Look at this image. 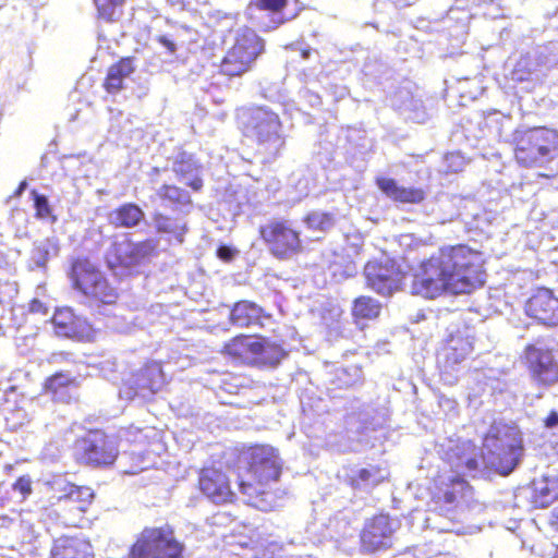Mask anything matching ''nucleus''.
Wrapping results in <instances>:
<instances>
[{"label": "nucleus", "instance_id": "obj_30", "mask_svg": "<svg viewBox=\"0 0 558 558\" xmlns=\"http://www.w3.org/2000/svg\"><path fill=\"white\" fill-rule=\"evenodd\" d=\"M45 391L54 401L69 403L75 393V378L68 372L56 373L46 380Z\"/></svg>", "mask_w": 558, "mask_h": 558}, {"label": "nucleus", "instance_id": "obj_7", "mask_svg": "<svg viewBox=\"0 0 558 558\" xmlns=\"http://www.w3.org/2000/svg\"><path fill=\"white\" fill-rule=\"evenodd\" d=\"M53 505L57 506L58 515L66 525L78 526L93 505L94 490L84 485H76L65 480H56L48 483Z\"/></svg>", "mask_w": 558, "mask_h": 558}, {"label": "nucleus", "instance_id": "obj_20", "mask_svg": "<svg viewBox=\"0 0 558 558\" xmlns=\"http://www.w3.org/2000/svg\"><path fill=\"white\" fill-rule=\"evenodd\" d=\"M524 356L533 377L541 384L558 381V364L543 340L526 345Z\"/></svg>", "mask_w": 558, "mask_h": 558}, {"label": "nucleus", "instance_id": "obj_1", "mask_svg": "<svg viewBox=\"0 0 558 558\" xmlns=\"http://www.w3.org/2000/svg\"><path fill=\"white\" fill-rule=\"evenodd\" d=\"M483 259L466 245L444 246L421 264L413 276L411 292L435 299L444 292L471 293L485 283Z\"/></svg>", "mask_w": 558, "mask_h": 558}, {"label": "nucleus", "instance_id": "obj_55", "mask_svg": "<svg viewBox=\"0 0 558 558\" xmlns=\"http://www.w3.org/2000/svg\"><path fill=\"white\" fill-rule=\"evenodd\" d=\"M301 405H302L303 414H304L305 416H308V417H310V416H312V415H319V413H316V412H315V413H312L311 411H307V410H306V403L304 402V400H301Z\"/></svg>", "mask_w": 558, "mask_h": 558}, {"label": "nucleus", "instance_id": "obj_28", "mask_svg": "<svg viewBox=\"0 0 558 558\" xmlns=\"http://www.w3.org/2000/svg\"><path fill=\"white\" fill-rule=\"evenodd\" d=\"M108 221L114 228L135 229L146 222V215L137 204L124 203L108 214Z\"/></svg>", "mask_w": 558, "mask_h": 558}, {"label": "nucleus", "instance_id": "obj_24", "mask_svg": "<svg viewBox=\"0 0 558 558\" xmlns=\"http://www.w3.org/2000/svg\"><path fill=\"white\" fill-rule=\"evenodd\" d=\"M525 313L545 326H557L558 298L550 289L541 288L525 303Z\"/></svg>", "mask_w": 558, "mask_h": 558}, {"label": "nucleus", "instance_id": "obj_6", "mask_svg": "<svg viewBox=\"0 0 558 558\" xmlns=\"http://www.w3.org/2000/svg\"><path fill=\"white\" fill-rule=\"evenodd\" d=\"M185 546L169 524L145 526L129 548V558H184Z\"/></svg>", "mask_w": 558, "mask_h": 558}, {"label": "nucleus", "instance_id": "obj_60", "mask_svg": "<svg viewBox=\"0 0 558 558\" xmlns=\"http://www.w3.org/2000/svg\"><path fill=\"white\" fill-rule=\"evenodd\" d=\"M550 558H558V545L556 546L554 555Z\"/></svg>", "mask_w": 558, "mask_h": 558}, {"label": "nucleus", "instance_id": "obj_23", "mask_svg": "<svg viewBox=\"0 0 558 558\" xmlns=\"http://www.w3.org/2000/svg\"><path fill=\"white\" fill-rule=\"evenodd\" d=\"M168 169L175 173L179 181L194 191H199L203 187L202 166L192 153L182 148L174 149L172 155L167 158L163 170Z\"/></svg>", "mask_w": 558, "mask_h": 558}, {"label": "nucleus", "instance_id": "obj_22", "mask_svg": "<svg viewBox=\"0 0 558 558\" xmlns=\"http://www.w3.org/2000/svg\"><path fill=\"white\" fill-rule=\"evenodd\" d=\"M395 531L388 514L378 513L368 519L361 531V547L367 553L386 549L391 546Z\"/></svg>", "mask_w": 558, "mask_h": 558}, {"label": "nucleus", "instance_id": "obj_36", "mask_svg": "<svg viewBox=\"0 0 558 558\" xmlns=\"http://www.w3.org/2000/svg\"><path fill=\"white\" fill-rule=\"evenodd\" d=\"M66 329H61V336L64 338L76 339L80 341H90L94 338V328L84 317L74 315L69 322Z\"/></svg>", "mask_w": 558, "mask_h": 558}, {"label": "nucleus", "instance_id": "obj_26", "mask_svg": "<svg viewBox=\"0 0 558 558\" xmlns=\"http://www.w3.org/2000/svg\"><path fill=\"white\" fill-rule=\"evenodd\" d=\"M391 105L405 120L425 123L429 118L423 101L415 98L407 87H401L393 94Z\"/></svg>", "mask_w": 558, "mask_h": 558}, {"label": "nucleus", "instance_id": "obj_54", "mask_svg": "<svg viewBox=\"0 0 558 558\" xmlns=\"http://www.w3.org/2000/svg\"><path fill=\"white\" fill-rule=\"evenodd\" d=\"M299 185H300V193L303 194V195H307L308 194V183H307V180H305L304 182H302L300 180L299 181Z\"/></svg>", "mask_w": 558, "mask_h": 558}, {"label": "nucleus", "instance_id": "obj_32", "mask_svg": "<svg viewBox=\"0 0 558 558\" xmlns=\"http://www.w3.org/2000/svg\"><path fill=\"white\" fill-rule=\"evenodd\" d=\"M135 59L132 57L122 58L118 63L108 70L104 87L110 94H116L124 87V81L135 71Z\"/></svg>", "mask_w": 558, "mask_h": 558}, {"label": "nucleus", "instance_id": "obj_61", "mask_svg": "<svg viewBox=\"0 0 558 558\" xmlns=\"http://www.w3.org/2000/svg\"><path fill=\"white\" fill-rule=\"evenodd\" d=\"M160 171H161V169H159L158 167H155V168L153 169V172H154V173H156V174H159V173H160Z\"/></svg>", "mask_w": 558, "mask_h": 558}, {"label": "nucleus", "instance_id": "obj_45", "mask_svg": "<svg viewBox=\"0 0 558 558\" xmlns=\"http://www.w3.org/2000/svg\"><path fill=\"white\" fill-rule=\"evenodd\" d=\"M12 489L21 494L25 500L33 493V481L29 475H22L12 484Z\"/></svg>", "mask_w": 558, "mask_h": 558}, {"label": "nucleus", "instance_id": "obj_46", "mask_svg": "<svg viewBox=\"0 0 558 558\" xmlns=\"http://www.w3.org/2000/svg\"><path fill=\"white\" fill-rule=\"evenodd\" d=\"M387 70L386 64L371 60L366 61L363 66L364 74L374 80H380Z\"/></svg>", "mask_w": 558, "mask_h": 558}, {"label": "nucleus", "instance_id": "obj_52", "mask_svg": "<svg viewBox=\"0 0 558 558\" xmlns=\"http://www.w3.org/2000/svg\"><path fill=\"white\" fill-rule=\"evenodd\" d=\"M44 310H45V306L39 300H33L29 304V311L33 313H39Z\"/></svg>", "mask_w": 558, "mask_h": 558}, {"label": "nucleus", "instance_id": "obj_3", "mask_svg": "<svg viewBox=\"0 0 558 558\" xmlns=\"http://www.w3.org/2000/svg\"><path fill=\"white\" fill-rule=\"evenodd\" d=\"M236 484L248 497L265 493L270 483L278 482L282 473V460L278 449L266 444L243 447L236 456Z\"/></svg>", "mask_w": 558, "mask_h": 558}, {"label": "nucleus", "instance_id": "obj_48", "mask_svg": "<svg viewBox=\"0 0 558 558\" xmlns=\"http://www.w3.org/2000/svg\"><path fill=\"white\" fill-rule=\"evenodd\" d=\"M156 40L162 48L169 53L170 57L174 56L178 50V46L174 40L168 35H159Z\"/></svg>", "mask_w": 558, "mask_h": 558}, {"label": "nucleus", "instance_id": "obj_57", "mask_svg": "<svg viewBox=\"0 0 558 558\" xmlns=\"http://www.w3.org/2000/svg\"><path fill=\"white\" fill-rule=\"evenodd\" d=\"M312 49L311 48H307V49H303L302 52H301V56L303 59H308L311 53H312Z\"/></svg>", "mask_w": 558, "mask_h": 558}, {"label": "nucleus", "instance_id": "obj_13", "mask_svg": "<svg viewBox=\"0 0 558 558\" xmlns=\"http://www.w3.org/2000/svg\"><path fill=\"white\" fill-rule=\"evenodd\" d=\"M197 490L216 506L233 505L238 501L236 490L230 474L215 464L204 465L197 472Z\"/></svg>", "mask_w": 558, "mask_h": 558}, {"label": "nucleus", "instance_id": "obj_27", "mask_svg": "<svg viewBox=\"0 0 558 558\" xmlns=\"http://www.w3.org/2000/svg\"><path fill=\"white\" fill-rule=\"evenodd\" d=\"M378 189L391 201L402 204H420L426 197V192L421 187L403 186L391 178H377Z\"/></svg>", "mask_w": 558, "mask_h": 558}, {"label": "nucleus", "instance_id": "obj_12", "mask_svg": "<svg viewBox=\"0 0 558 558\" xmlns=\"http://www.w3.org/2000/svg\"><path fill=\"white\" fill-rule=\"evenodd\" d=\"M470 490L471 485L460 476L435 475L428 488L432 510L450 517Z\"/></svg>", "mask_w": 558, "mask_h": 558}, {"label": "nucleus", "instance_id": "obj_2", "mask_svg": "<svg viewBox=\"0 0 558 558\" xmlns=\"http://www.w3.org/2000/svg\"><path fill=\"white\" fill-rule=\"evenodd\" d=\"M484 453L473 442L463 441L450 456L457 470L469 472L476 471L481 464L495 469L501 475L510 474L519 464L524 446L522 433L512 423L499 421L493 424L489 432L484 436Z\"/></svg>", "mask_w": 558, "mask_h": 558}, {"label": "nucleus", "instance_id": "obj_51", "mask_svg": "<svg viewBox=\"0 0 558 558\" xmlns=\"http://www.w3.org/2000/svg\"><path fill=\"white\" fill-rule=\"evenodd\" d=\"M549 525L558 531V507L550 512Z\"/></svg>", "mask_w": 558, "mask_h": 558}, {"label": "nucleus", "instance_id": "obj_33", "mask_svg": "<svg viewBox=\"0 0 558 558\" xmlns=\"http://www.w3.org/2000/svg\"><path fill=\"white\" fill-rule=\"evenodd\" d=\"M156 195L168 206L179 209L186 215L192 206L187 191L175 185L162 184L156 190Z\"/></svg>", "mask_w": 558, "mask_h": 558}, {"label": "nucleus", "instance_id": "obj_63", "mask_svg": "<svg viewBox=\"0 0 558 558\" xmlns=\"http://www.w3.org/2000/svg\"><path fill=\"white\" fill-rule=\"evenodd\" d=\"M126 439L130 440V441H136L137 440L136 436H134L133 438H129L128 437Z\"/></svg>", "mask_w": 558, "mask_h": 558}, {"label": "nucleus", "instance_id": "obj_9", "mask_svg": "<svg viewBox=\"0 0 558 558\" xmlns=\"http://www.w3.org/2000/svg\"><path fill=\"white\" fill-rule=\"evenodd\" d=\"M228 354L248 360L258 367L274 368L287 356L283 348L265 338L236 336L226 344Z\"/></svg>", "mask_w": 558, "mask_h": 558}, {"label": "nucleus", "instance_id": "obj_58", "mask_svg": "<svg viewBox=\"0 0 558 558\" xmlns=\"http://www.w3.org/2000/svg\"><path fill=\"white\" fill-rule=\"evenodd\" d=\"M545 418H550V420L558 418V411L551 410Z\"/></svg>", "mask_w": 558, "mask_h": 558}, {"label": "nucleus", "instance_id": "obj_35", "mask_svg": "<svg viewBox=\"0 0 558 558\" xmlns=\"http://www.w3.org/2000/svg\"><path fill=\"white\" fill-rule=\"evenodd\" d=\"M386 478L387 476L379 465H372L360 469L356 473L352 474L349 477V485L353 488H361L365 485L377 486L384 483Z\"/></svg>", "mask_w": 558, "mask_h": 558}, {"label": "nucleus", "instance_id": "obj_4", "mask_svg": "<svg viewBox=\"0 0 558 558\" xmlns=\"http://www.w3.org/2000/svg\"><path fill=\"white\" fill-rule=\"evenodd\" d=\"M518 163L543 168L558 157V132L545 126L517 129L511 135Z\"/></svg>", "mask_w": 558, "mask_h": 558}, {"label": "nucleus", "instance_id": "obj_18", "mask_svg": "<svg viewBox=\"0 0 558 558\" xmlns=\"http://www.w3.org/2000/svg\"><path fill=\"white\" fill-rule=\"evenodd\" d=\"M472 342L460 330L450 332L437 354V363L441 377L446 383L453 384L456 367L472 352Z\"/></svg>", "mask_w": 558, "mask_h": 558}, {"label": "nucleus", "instance_id": "obj_21", "mask_svg": "<svg viewBox=\"0 0 558 558\" xmlns=\"http://www.w3.org/2000/svg\"><path fill=\"white\" fill-rule=\"evenodd\" d=\"M548 47H543L522 56L511 71V80L517 83L542 82L547 71L557 63L556 59L548 57Z\"/></svg>", "mask_w": 558, "mask_h": 558}, {"label": "nucleus", "instance_id": "obj_16", "mask_svg": "<svg viewBox=\"0 0 558 558\" xmlns=\"http://www.w3.org/2000/svg\"><path fill=\"white\" fill-rule=\"evenodd\" d=\"M158 240L146 239L132 242L128 239L114 242L106 254V262L111 269L118 267L134 268L145 265L156 255Z\"/></svg>", "mask_w": 558, "mask_h": 558}, {"label": "nucleus", "instance_id": "obj_62", "mask_svg": "<svg viewBox=\"0 0 558 558\" xmlns=\"http://www.w3.org/2000/svg\"><path fill=\"white\" fill-rule=\"evenodd\" d=\"M352 384H353V381H351V380H345V381H344V385H345V386H350V385H352Z\"/></svg>", "mask_w": 558, "mask_h": 558}, {"label": "nucleus", "instance_id": "obj_5", "mask_svg": "<svg viewBox=\"0 0 558 558\" xmlns=\"http://www.w3.org/2000/svg\"><path fill=\"white\" fill-rule=\"evenodd\" d=\"M245 128L263 156L264 162H274L286 147V135L278 113L268 107H255L245 112Z\"/></svg>", "mask_w": 558, "mask_h": 558}, {"label": "nucleus", "instance_id": "obj_31", "mask_svg": "<svg viewBox=\"0 0 558 558\" xmlns=\"http://www.w3.org/2000/svg\"><path fill=\"white\" fill-rule=\"evenodd\" d=\"M151 226L160 233L166 234L179 243H183L184 235L187 232V222L183 216L171 217L160 211H155L150 216Z\"/></svg>", "mask_w": 558, "mask_h": 558}, {"label": "nucleus", "instance_id": "obj_34", "mask_svg": "<svg viewBox=\"0 0 558 558\" xmlns=\"http://www.w3.org/2000/svg\"><path fill=\"white\" fill-rule=\"evenodd\" d=\"M557 486V483L554 481L535 483L531 496L533 507L543 509L555 502L558 499Z\"/></svg>", "mask_w": 558, "mask_h": 558}, {"label": "nucleus", "instance_id": "obj_49", "mask_svg": "<svg viewBox=\"0 0 558 558\" xmlns=\"http://www.w3.org/2000/svg\"><path fill=\"white\" fill-rule=\"evenodd\" d=\"M236 254L238 251L230 245L221 244L217 248V256L223 262H231Z\"/></svg>", "mask_w": 558, "mask_h": 558}, {"label": "nucleus", "instance_id": "obj_53", "mask_svg": "<svg viewBox=\"0 0 558 558\" xmlns=\"http://www.w3.org/2000/svg\"><path fill=\"white\" fill-rule=\"evenodd\" d=\"M506 383L497 381L496 386H492L493 391H498L500 395H504L506 392Z\"/></svg>", "mask_w": 558, "mask_h": 558}, {"label": "nucleus", "instance_id": "obj_25", "mask_svg": "<svg viewBox=\"0 0 558 558\" xmlns=\"http://www.w3.org/2000/svg\"><path fill=\"white\" fill-rule=\"evenodd\" d=\"M48 558H95V555L87 537L63 534L52 541Z\"/></svg>", "mask_w": 558, "mask_h": 558}, {"label": "nucleus", "instance_id": "obj_8", "mask_svg": "<svg viewBox=\"0 0 558 558\" xmlns=\"http://www.w3.org/2000/svg\"><path fill=\"white\" fill-rule=\"evenodd\" d=\"M69 277L75 290L95 303L113 304L118 299L116 288L110 286L104 274L88 259L72 263Z\"/></svg>", "mask_w": 558, "mask_h": 558}, {"label": "nucleus", "instance_id": "obj_56", "mask_svg": "<svg viewBox=\"0 0 558 558\" xmlns=\"http://www.w3.org/2000/svg\"><path fill=\"white\" fill-rule=\"evenodd\" d=\"M171 5H179L183 8L185 5L186 0H167Z\"/></svg>", "mask_w": 558, "mask_h": 558}, {"label": "nucleus", "instance_id": "obj_17", "mask_svg": "<svg viewBox=\"0 0 558 558\" xmlns=\"http://www.w3.org/2000/svg\"><path fill=\"white\" fill-rule=\"evenodd\" d=\"M367 287L383 296H390L400 288L403 274L398 264L383 257L368 262L364 267Z\"/></svg>", "mask_w": 558, "mask_h": 558}, {"label": "nucleus", "instance_id": "obj_15", "mask_svg": "<svg viewBox=\"0 0 558 558\" xmlns=\"http://www.w3.org/2000/svg\"><path fill=\"white\" fill-rule=\"evenodd\" d=\"M165 384V375L161 365L157 362L145 364L133 372L119 390L121 399L144 401L158 392Z\"/></svg>", "mask_w": 558, "mask_h": 558}, {"label": "nucleus", "instance_id": "obj_37", "mask_svg": "<svg viewBox=\"0 0 558 558\" xmlns=\"http://www.w3.org/2000/svg\"><path fill=\"white\" fill-rule=\"evenodd\" d=\"M57 252L58 247L48 239L35 242L31 251L29 268H46L50 256Z\"/></svg>", "mask_w": 558, "mask_h": 558}, {"label": "nucleus", "instance_id": "obj_42", "mask_svg": "<svg viewBox=\"0 0 558 558\" xmlns=\"http://www.w3.org/2000/svg\"><path fill=\"white\" fill-rule=\"evenodd\" d=\"M34 207L36 209V217L39 219H48L51 218V221L54 222L57 218L52 215V208L50 206L49 199L47 196L39 194L36 191H32Z\"/></svg>", "mask_w": 558, "mask_h": 558}, {"label": "nucleus", "instance_id": "obj_64", "mask_svg": "<svg viewBox=\"0 0 558 558\" xmlns=\"http://www.w3.org/2000/svg\"><path fill=\"white\" fill-rule=\"evenodd\" d=\"M315 104H320L319 97L315 96Z\"/></svg>", "mask_w": 558, "mask_h": 558}, {"label": "nucleus", "instance_id": "obj_40", "mask_svg": "<svg viewBox=\"0 0 558 558\" xmlns=\"http://www.w3.org/2000/svg\"><path fill=\"white\" fill-rule=\"evenodd\" d=\"M304 222L308 229L326 232L335 226L336 217L331 213L315 210L304 218Z\"/></svg>", "mask_w": 558, "mask_h": 558}, {"label": "nucleus", "instance_id": "obj_44", "mask_svg": "<svg viewBox=\"0 0 558 558\" xmlns=\"http://www.w3.org/2000/svg\"><path fill=\"white\" fill-rule=\"evenodd\" d=\"M74 312L70 307L57 308L51 322L54 328V332L57 336H61V329H66V326L70 324L71 319H73Z\"/></svg>", "mask_w": 558, "mask_h": 558}, {"label": "nucleus", "instance_id": "obj_38", "mask_svg": "<svg viewBox=\"0 0 558 558\" xmlns=\"http://www.w3.org/2000/svg\"><path fill=\"white\" fill-rule=\"evenodd\" d=\"M380 303L371 296H360L355 299L352 307L353 316L359 319H373L380 313Z\"/></svg>", "mask_w": 558, "mask_h": 558}, {"label": "nucleus", "instance_id": "obj_59", "mask_svg": "<svg viewBox=\"0 0 558 558\" xmlns=\"http://www.w3.org/2000/svg\"><path fill=\"white\" fill-rule=\"evenodd\" d=\"M235 388H236L235 386H230L229 388H226V390H227L229 393H233Z\"/></svg>", "mask_w": 558, "mask_h": 558}, {"label": "nucleus", "instance_id": "obj_43", "mask_svg": "<svg viewBox=\"0 0 558 558\" xmlns=\"http://www.w3.org/2000/svg\"><path fill=\"white\" fill-rule=\"evenodd\" d=\"M465 166V158L459 151H452L445 155L442 159L441 171L446 173H457L462 171Z\"/></svg>", "mask_w": 558, "mask_h": 558}, {"label": "nucleus", "instance_id": "obj_10", "mask_svg": "<svg viewBox=\"0 0 558 558\" xmlns=\"http://www.w3.org/2000/svg\"><path fill=\"white\" fill-rule=\"evenodd\" d=\"M264 50L262 38L248 27L236 31L235 41L220 64V71L227 76H241L247 72Z\"/></svg>", "mask_w": 558, "mask_h": 558}, {"label": "nucleus", "instance_id": "obj_41", "mask_svg": "<svg viewBox=\"0 0 558 558\" xmlns=\"http://www.w3.org/2000/svg\"><path fill=\"white\" fill-rule=\"evenodd\" d=\"M20 408L19 393L15 386L0 389V414H13Z\"/></svg>", "mask_w": 558, "mask_h": 558}, {"label": "nucleus", "instance_id": "obj_50", "mask_svg": "<svg viewBox=\"0 0 558 558\" xmlns=\"http://www.w3.org/2000/svg\"><path fill=\"white\" fill-rule=\"evenodd\" d=\"M546 427L553 429L554 438L550 439V446L556 454H558V421H545Z\"/></svg>", "mask_w": 558, "mask_h": 558}, {"label": "nucleus", "instance_id": "obj_19", "mask_svg": "<svg viewBox=\"0 0 558 558\" xmlns=\"http://www.w3.org/2000/svg\"><path fill=\"white\" fill-rule=\"evenodd\" d=\"M289 0H251L246 15L253 24L264 31H271L294 19L296 13L284 12Z\"/></svg>", "mask_w": 558, "mask_h": 558}, {"label": "nucleus", "instance_id": "obj_47", "mask_svg": "<svg viewBox=\"0 0 558 558\" xmlns=\"http://www.w3.org/2000/svg\"><path fill=\"white\" fill-rule=\"evenodd\" d=\"M438 405L440 410L444 412L446 416H456L458 415V404L456 400L441 396L438 400Z\"/></svg>", "mask_w": 558, "mask_h": 558}, {"label": "nucleus", "instance_id": "obj_29", "mask_svg": "<svg viewBox=\"0 0 558 558\" xmlns=\"http://www.w3.org/2000/svg\"><path fill=\"white\" fill-rule=\"evenodd\" d=\"M263 308L250 301L236 302L229 315L230 324L238 328L262 326Z\"/></svg>", "mask_w": 558, "mask_h": 558}, {"label": "nucleus", "instance_id": "obj_14", "mask_svg": "<svg viewBox=\"0 0 558 558\" xmlns=\"http://www.w3.org/2000/svg\"><path fill=\"white\" fill-rule=\"evenodd\" d=\"M259 232L269 253L278 259H290L302 250L300 232L288 220H269Z\"/></svg>", "mask_w": 558, "mask_h": 558}, {"label": "nucleus", "instance_id": "obj_39", "mask_svg": "<svg viewBox=\"0 0 558 558\" xmlns=\"http://www.w3.org/2000/svg\"><path fill=\"white\" fill-rule=\"evenodd\" d=\"M125 0H94L100 19L107 22L117 21L123 12Z\"/></svg>", "mask_w": 558, "mask_h": 558}, {"label": "nucleus", "instance_id": "obj_11", "mask_svg": "<svg viewBox=\"0 0 558 558\" xmlns=\"http://www.w3.org/2000/svg\"><path fill=\"white\" fill-rule=\"evenodd\" d=\"M80 460L92 466L112 465L119 457V439L102 429H89L76 440Z\"/></svg>", "mask_w": 558, "mask_h": 558}]
</instances>
